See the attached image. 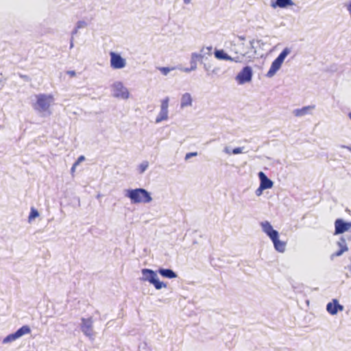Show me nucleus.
I'll return each mask as SVG.
<instances>
[{
	"label": "nucleus",
	"mask_w": 351,
	"mask_h": 351,
	"mask_svg": "<svg viewBox=\"0 0 351 351\" xmlns=\"http://www.w3.org/2000/svg\"><path fill=\"white\" fill-rule=\"evenodd\" d=\"M126 195L134 204H146L150 202L152 200L149 193L143 189L128 190Z\"/></svg>",
	"instance_id": "1"
},
{
	"label": "nucleus",
	"mask_w": 351,
	"mask_h": 351,
	"mask_svg": "<svg viewBox=\"0 0 351 351\" xmlns=\"http://www.w3.org/2000/svg\"><path fill=\"white\" fill-rule=\"evenodd\" d=\"M36 101L33 104L36 110L39 112H50V106L54 101V97L52 95L38 94L36 95Z\"/></svg>",
	"instance_id": "2"
},
{
	"label": "nucleus",
	"mask_w": 351,
	"mask_h": 351,
	"mask_svg": "<svg viewBox=\"0 0 351 351\" xmlns=\"http://www.w3.org/2000/svg\"><path fill=\"white\" fill-rule=\"evenodd\" d=\"M142 274L143 277L141 280L143 281H148L152 284L156 289L159 290L162 288L167 287V284L160 282L158 279L157 274L154 271L149 269H143Z\"/></svg>",
	"instance_id": "3"
},
{
	"label": "nucleus",
	"mask_w": 351,
	"mask_h": 351,
	"mask_svg": "<svg viewBox=\"0 0 351 351\" xmlns=\"http://www.w3.org/2000/svg\"><path fill=\"white\" fill-rule=\"evenodd\" d=\"M289 53L290 50L288 48H285L282 51V52L271 63V65L266 74L267 77H271L276 74V73L280 69L284 60Z\"/></svg>",
	"instance_id": "4"
},
{
	"label": "nucleus",
	"mask_w": 351,
	"mask_h": 351,
	"mask_svg": "<svg viewBox=\"0 0 351 351\" xmlns=\"http://www.w3.org/2000/svg\"><path fill=\"white\" fill-rule=\"evenodd\" d=\"M113 96L117 98L126 99L129 97L130 93L127 88L122 83L116 82L112 86Z\"/></svg>",
	"instance_id": "5"
},
{
	"label": "nucleus",
	"mask_w": 351,
	"mask_h": 351,
	"mask_svg": "<svg viewBox=\"0 0 351 351\" xmlns=\"http://www.w3.org/2000/svg\"><path fill=\"white\" fill-rule=\"evenodd\" d=\"M30 328L25 325L18 329L15 332L8 335L3 341V343H9L15 341L21 336L30 333Z\"/></svg>",
	"instance_id": "6"
},
{
	"label": "nucleus",
	"mask_w": 351,
	"mask_h": 351,
	"mask_svg": "<svg viewBox=\"0 0 351 351\" xmlns=\"http://www.w3.org/2000/svg\"><path fill=\"white\" fill-rule=\"evenodd\" d=\"M110 66L112 68L114 69H122L125 67L126 62L125 59H123L119 54L116 53L115 52L111 51L110 53Z\"/></svg>",
	"instance_id": "7"
},
{
	"label": "nucleus",
	"mask_w": 351,
	"mask_h": 351,
	"mask_svg": "<svg viewBox=\"0 0 351 351\" xmlns=\"http://www.w3.org/2000/svg\"><path fill=\"white\" fill-rule=\"evenodd\" d=\"M252 77V70L250 66L244 67L237 75V80L241 84L251 81Z\"/></svg>",
	"instance_id": "8"
},
{
	"label": "nucleus",
	"mask_w": 351,
	"mask_h": 351,
	"mask_svg": "<svg viewBox=\"0 0 351 351\" xmlns=\"http://www.w3.org/2000/svg\"><path fill=\"white\" fill-rule=\"evenodd\" d=\"M351 228V221L345 222L341 219H337L335 221V234H342Z\"/></svg>",
	"instance_id": "9"
},
{
	"label": "nucleus",
	"mask_w": 351,
	"mask_h": 351,
	"mask_svg": "<svg viewBox=\"0 0 351 351\" xmlns=\"http://www.w3.org/2000/svg\"><path fill=\"white\" fill-rule=\"evenodd\" d=\"M169 98L166 97L161 101L160 112L156 119V122L159 123L167 120L168 118Z\"/></svg>",
	"instance_id": "10"
},
{
	"label": "nucleus",
	"mask_w": 351,
	"mask_h": 351,
	"mask_svg": "<svg viewBox=\"0 0 351 351\" xmlns=\"http://www.w3.org/2000/svg\"><path fill=\"white\" fill-rule=\"evenodd\" d=\"M81 329L82 332L86 336H91L93 335V319L92 317L89 318H82V326Z\"/></svg>",
	"instance_id": "11"
},
{
	"label": "nucleus",
	"mask_w": 351,
	"mask_h": 351,
	"mask_svg": "<svg viewBox=\"0 0 351 351\" xmlns=\"http://www.w3.org/2000/svg\"><path fill=\"white\" fill-rule=\"evenodd\" d=\"M326 310L330 315H336L338 311H342L343 306L338 303L337 300L333 299L331 302L328 303Z\"/></svg>",
	"instance_id": "12"
},
{
	"label": "nucleus",
	"mask_w": 351,
	"mask_h": 351,
	"mask_svg": "<svg viewBox=\"0 0 351 351\" xmlns=\"http://www.w3.org/2000/svg\"><path fill=\"white\" fill-rule=\"evenodd\" d=\"M258 176L261 180L260 191L271 189L273 186V182L269 180L263 172H259Z\"/></svg>",
	"instance_id": "13"
},
{
	"label": "nucleus",
	"mask_w": 351,
	"mask_h": 351,
	"mask_svg": "<svg viewBox=\"0 0 351 351\" xmlns=\"http://www.w3.org/2000/svg\"><path fill=\"white\" fill-rule=\"evenodd\" d=\"M261 226L264 232H265L270 239H275L276 236H278V232L273 229L269 222L267 221L262 222Z\"/></svg>",
	"instance_id": "14"
},
{
	"label": "nucleus",
	"mask_w": 351,
	"mask_h": 351,
	"mask_svg": "<svg viewBox=\"0 0 351 351\" xmlns=\"http://www.w3.org/2000/svg\"><path fill=\"white\" fill-rule=\"evenodd\" d=\"M274 243L275 249L280 252H283L285 250L286 243L284 241H281L278 239V236H276L275 239H271Z\"/></svg>",
	"instance_id": "15"
},
{
	"label": "nucleus",
	"mask_w": 351,
	"mask_h": 351,
	"mask_svg": "<svg viewBox=\"0 0 351 351\" xmlns=\"http://www.w3.org/2000/svg\"><path fill=\"white\" fill-rule=\"evenodd\" d=\"M191 104H192L191 95L188 93L183 94L182 96V98H181V104H180L181 108H185L187 106H191Z\"/></svg>",
	"instance_id": "16"
},
{
	"label": "nucleus",
	"mask_w": 351,
	"mask_h": 351,
	"mask_svg": "<svg viewBox=\"0 0 351 351\" xmlns=\"http://www.w3.org/2000/svg\"><path fill=\"white\" fill-rule=\"evenodd\" d=\"M158 272L163 277L167 278H175L177 277L176 274L170 269H159Z\"/></svg>",
	"instance_id": "17"
},
{
	"label": "nucleus",
	"mask_w": 351,
	"mask_h": 351,
	"mask_svg": "<svg viewBox=\"0 0 351 351\" xmlns=\"http://www.w3.org/2000/svg\"><path fill=\"white\" fill-rule=\"evenodd\" d=\"M315 108L314 106H308L303 107L300 109H296L293 111L294 114L296 117H302L308 113L309 110L313 109Z\"/></svg>",
	"instance_id": "18"
},
{
	"label": "nucleus",
	"mask_w": 351,
	"mask_h": 351,
	"mask_svg": "<svg viewBox=\"0 0 351 351\" xmlns=\"http://www.w3.org/2000/svg\"><path fill=\"white\" fill-rule=\"evenodd\" d=\"M215 56L219 60H225L234 61V58L228 56L226 53L223 51V50H217L215 52Z\"/></svg>",
	"instance_id": "19"
},
{
	"label": "nucleus",
	"mask_w": 351,
	"mask_h": 351,
	"mask_svg": "<svg viewBox=\"0 0 351 351\" xmlns=\"http://www.w3.org/2000/svg\"><path fill=\"white\" fill-rule=\"evenodd\" d=\"M276 3L280 8H285L288 5H293L291 0H276Z\"/></svg>",
	"instance_id": "20"
},
{
	"label": "nucleus",
	"mask_w": 351,
	"mask_h": 351,
	"mask_svg": "<svg viewBox=\"0 0 351 351\" xmlns=\"http://www.w3.org/2000/svg\"><path fill=\"white\" fill-rule=\"evenodd\" d=\"M38 215H39V214H38V210L34 208H32L30 214L29 215V220L30 221L32 219H34L36 217H37Z\"/></svg>",
	"instance_id": "21"
},
{
	"label": "nucleus",
	"mask_w": 351,
	"mask_h": 351,
	"mask_svg": "<svg viewBox=\"0 0 351 351\" xmlns=\"http://www.w3.org/2000/svg\"><path fill=\"white\" fill-rule=\"evenodd\" d=\"M348 247L347 246L344 245V246H342L340 250H339L338 251L335 252L332 255V256L334 257V256H341L344 252H346L348 251Z\"/></svg>",
	"instance_id": "22"
},
{
	"label": "nucleus",
	"mask_w": 351,
	"mask_h": 351,
	"mask_svg": "<svg viewBox=\"0 0 351 351\" xmlns=\"http://www.w3.org/2000/svg\"><path fill=\"white\" fill-rule=\"evenodd\" d=\"M147 167H148L147 162H144L141 163L138 167L139 172L141 173H143L147 169Z\"/></svg>",
	"instance_id": "23"
},
{
	"label": "nucleus",
	"mask_w": 351,
	"mask_h": 351,
	"mask_svg": "<svg viewBox=\"0 0 351 351\" xmlns=\"http://www.w3.org/2000/svg\"><path fill=\"white\" fill-rule=\"evenodd\" d=\"M173 69L169 67H159L158 70L165 75H167Z\"/></svg>",
	"instance_id": "24"
},
{
	"label": "nucleus",
	"mask_w": 351,
	"mask_h": 351,
	"mask_svg": "<svg viewBox=\"0 0 351 351\" xmlns=\"http://www.w3.org/2000/svg\"><path fill=\"white\" fill-rule=\"evenodd\" d=\"M242 149H243L242 147H236L232 149V153L233 154H239L242 153Z\"/></svg>",
	"instance_id": "25"
},
{
	"label": "nucleus",
	"mask_w": 351,
	"mask_h": 351,
	"mask_svg": "<svg viewBox=\"0 0 351 351\" xmlns=\"http://www.w3.org/2000/svg\"><path fill=\"white\" fill-rule=\"evenodd\" d=\"M197 155V152H190V153H187L186 154V156H185V159L187 160L189 158H190L192 156H195Z\"/></svg>",
	"instance_id": "26"
},
{
	"label": "nucleus",
	"mask_w": 351,
	"mask_h": 351,
	"mask_svg": "<svg viewBox=\"0 0 351 351\" xmlns=\"http://www.w3.org/2000/svg\"><path fill=\"white\" fill-rule=\"evenodd\" d=\"M85 158L84 156H80L77 161L75 162V165H78L82 161L84 160Z\"/></svg>",
	"instance_id": "27"
},
{
	"label": "nucleus",
	"mask_w": 351,
	"mask_h": 351,
	"mask_svg": "<svg viewBox=\"0 0 351 351\" xmlns=\"http://www.w3.org/2000/svg\"><path fill=\"white\" fill-rule=\"evenodd\" d=\"M67 74L70 75L71 77H75V72L74 71H67Z\"/></svg>",
	"instance_id": "28"
},
{
	"label": "nucleus",
	"mask_w": 351,
	"mask_h": 351,
	"mask_svg": "<svg viewBox=\"0 0 351 351\" xmlns=\"http://www.w3.org/2000/svg\"><path fill=\"white\" fill-rule=\"evenodd\" d=\"M77 165H75V163L73 164V167H71V172L73 173L75 170V167H77Z\"/></svg>",
	"instance_id": "29"
},
{
	"label": "nucleus",
	"mask_w": 351,
	"mask_h": 351,
	"mask_svg": "<svg viewBox=\"0 0 351 351\" xmlns=\"http://www.w3.org/2000/svg\"><path fill=\"white\" fill-rule=\"evenodd\" d=\"M261 191H260V190H259V189H258L256 191V195H260L261 194Z\"/></svg>",
	"instance_id": "30"
},
{
	"label": "nucleus",
	"mask_w": 351,
	"mask_h": 351,
	"mask_svg": "<svg viewBox=\"0 0 351 351\" xmlns=\"http://www.w3.org/2000/svg\"><path fill=\"white\" fill-rule=\"evenodd\" d=\"M346 149H347L348 150H349L350 152H351V147H349V146H345L344 147Z\"/></svg>",
	"instance_id": "31"
},
{
	"label": "nucleus",
	"mask_w": 351,
	"mask_h": 351,
	"mask_svg": "<svg viewBox=\"0 0 351 351\" xmlns=\"http://www.w3.org/2000/svg\"><path fill=\"white\" fill-rule=\"evenodd\" d=\"M185 3H189L191 2V0H184Z\"/></svg>",
	"instance_id": "32"
},
{
	"label": "nucleus",
	"mask_w": 351,
	"mask_h": 351,
	"mask_svg": "<svg viewBox=\"0 0 351 351\" xmlns=\"http://www.w3.org/2000/svg\"><path fill=\"white\" fill-rule=\"evenodd\" d=\"M349 117L351 119V112L349 114Z\"/></svg>",
	"instance_id": "33"
},
{
	"label": "nucleus",
	"mask_w": 351,
	"mask_h": 351,
	"mask_svg": "<svg viewBox=\"0 0 351 351\" xmlns=\"http://www.w3.org/2000/svg\"><path fill=\"white\" fill-rule=\"evenodd\" d=\"M348 240L351 241V236L348 238Z\"/></svg>",
	"instance_id": "34"
}]
</instances>
